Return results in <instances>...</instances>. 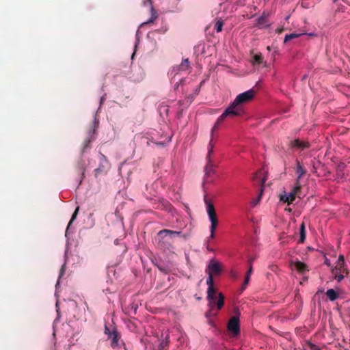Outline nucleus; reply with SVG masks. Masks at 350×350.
Segmentation results:
<instances>
[{"instance_id": "obj_1", "label": "nucleus", "mask_w": 350, "mask_h": 350, "mask_svg": "<svg viewBox=\"0 0 350 350\" xmlns=\"http://www.w3.org/2000/svg\"><path fill=\"white\" fill-rule=\"evenodd\" d=\"M204 201L206 205V212L208 215L209 219L211 221V237L213 238L214 236V232L218 224V219L217 215L215 211V206L213 204L206 199V198H204Z\"/></svg>"}, {"instance_id": "obj_2", "label": "nucleus", "mask_w": 350, "mask_h": 350, "mask_svg": "<svg viewBox=\"0 0 350 350\" xmlns=\"http://www.w3.org/2000/svg\"><path fill=\"white\" fill-rule=\"evenodd\" d=\"M121 335L118 332L116 328H113L111 332V334L109 336V340H111V347L116 350H127L125 343L120 340Z\"/></svg>"}, {"instance_id": "obj_3", "label": "nucleus", "mask_w": 350, "mask_h": 350, "mask_svg": "<svg viewBox=\"0 0 350 350\" xmlns=\"http://www.w3.org/2000/svg\"><path fill=\"white\" fill-rule=\"evenodd\" d=\"M157 239H187L185 234H182L180 231L172 230L168 229H164L160 230L157 234Z\"/></svg>"}, {"instance_id": "obj_4", "label": "nucleus", "mask_w": 350, "mask_h": 350, "mask_svg": "<svg viewBox=\"0 0 350 350\" xmlns=\"http://www.w3.org/2000/svg\"><path fill=\"white\" fill-rule=\"evenodd\" d=\"M255 94L256 91L254 89H250L237 95L233 102L237 106L243 107V105L252 100L254 98Z\"/></svg>"}, {"instance_id": "obj_5", "label": "nucleus", "mask_w": 350, "mask_h": 350, "mask_svg": "<svg viewBox=\"0 0 350 350\" xmlns=\"http://www.w3.org/2000/svg\"><path fill=\"white\" fill-rule=\"evenodd\" d=\"M245 113L243 107L237 106L232 102L228 107L223 112L221 116L226 119V118H232L236 116H241Z\"/></svg>"}, {"instance_id": "obj_6", "label": "nucleus", "mask_w": 350, "mask_h": 350, "mask_svg": "<svg viewBox=\"0 0 350 350\" xmlns=\"http://www.w3.org/2000/svg\"><path fill=\"white\" fill-rule=\"evenodd\" d=\"M205 272L208 275V278H211L212 280H214V276L219 275L221 273V265L219 262L212 259L210 260Z\"/></svg>"}, {"instance_id": "obj_7", "label": "nucleus", "mask_w": 350, "mask_h": 350, "mask_svg": "<svg viewBox=\"0 0 350 350\" xmlns=\"http://www.w3.org/2000/svg\"><path fill=\"white\" fill-rule=\"evenodd\" d=\"M224 299L225 297L223 293H219L218 294L217 300L216 297H213V299H208V306L210 307L211 310H213L215 307L217 310L221 309L224 304Z\"/></svg>"}, {"instance_id": "obj_8", "label": "nucleus", "mask_w": 350, "mask_h": 350, "mask_svg": "<svg viewBox=\"0 0 350 350\" xmlns=\"http://www.w3.org/2000/svg\"><path fill=\"white\" fill-rule=\"evenodd\" d=\"M228 330L232 332L234 336L240 333L239 318L237 316H233L230 318L228 323Z\"/></svg>"}, {"instance_id": "obj_9", "label": "nucleus", "mask_w": 350, "mask_h": 350, "mask_svg": "<svg viewBox=\"0 0 350 350\" xmlns=\"http://www.w3.org/2000/svg\"><path fill=\"white\" fill-rule=\"evenodd\" d=\"M289 146L292 148L299 150L300 151L310 148V144L308 142L301 141L299 139H295L294 140L291 141Z\"/></svg>"}, {"instance_id": "obj_10", "label": "nucleus", "mask_w": 350, "mask_h": 350, "mask_svg": "<svg viewBox=\"0 0 350 350\" xmlns=\"http://www.w3.org/2000/svg\"><path fill=\"white\" fill-rule=\"evenodd\" d=\"M107 163L106 157L103 154L100 155V164L98 167L94 170L95 177L97 178L100 174H106L105 164Z\"/></svg>"}, {"instance_id": "obj_11", "label": "nucleus", "mask_w": 350, "mask_h": 350, "mask_svg": "<svg viewBox=\"0 0 350 350\" xmlns=\"http://www.w3.org/2000/svg\"><path fill=\"white\" fill-rule=\"evenodd\" d=\"M206 284L208 285L207 289V299H213V297H216V289L214 287V280L211 278H207Z\"/></svg>"}, {"instance_id": "obj_12", "label": "nucleus", "mask_w": 350, "mask_h": 350, "mask_svg": "<svg viewBox=\"0 0 350 350\" xmlns=\"http://www.w3.org/2000/svg\"><path fill=\"white\" fill-rule=\"evenodd\" d=\"M339 271L342 273L346 272V268L345 267V258L343 255H340L337 260V264L334 269H332V273L335 271Z\"/></svg>"}, {"instance_id": "obj_13", "label": "nucleus", "mask_w": 350, "mask_h": 350, "mask_svg": "<svg viewBox=\"0 0 350 350\" xmlns=\"http://www.w3.org/2000/svg\"><path fill=\"white\" fill-rule=\"evenodd\" d=\"M190 67V62L188 58L183 59L181 64L179 66L174 67L173 70L176 71V74L179 71H186Z\"/></svg>"}, {"instance_id": "obj_14", "label": "nucleus", "mask_w": 350, "mask_h": 350, "mask_svg": "<svg viewBox=\"0 0 350 350\" xmlns=\"http://www.w3.org/2000/svg\"><path fill=\"white\" fill-rule=\"evenodd\" d=\"M291 265L293 268L295 269L297 271L301 273L306 272V271H308V269H307V265L305 263L300 261H292Z\"/></svg>"}, {"instance_id": "obj_15", "label": "nucleus", "mask_w": 350, "mask_h": 350, "mask_svg": "<svg viewBox=\"0 0 350 350\" xmlns=\"http://www.w3.org/2000/svg\"><path fill=\"white\" fill-rule=\"evenodd\" d=\"M215 165L213 161H206V164L204 167L205 176L208 177L215 173Z\"/></svg>"}, {"instance_id": "obj_16", "label": "nucleus", "mask_w": 350, "mask_h": 350, "mask_svg": "<svg viewBox=\"0 0 350 350\" xmlns=\"http://www.w3.org/2000/svg\"><path fill=\"white\" fill-rule=\"evenodd\" d=\"M306 173V170L304 169L303 165L300 163V162L297 160V167H296V174H297V178L296 180H300L301 178Z\"/></svg>"}, {"instance_id": "obj_17", "label": "nucleus", "mask_w": 350, "mask_h": 350, "mask_svg": "<svg viewBox=\"0 0 350 350\" xmlns=\"http://www.w3.org/2000/svg\"><path fill=\"white\" fill-rule=\"evenodd\" d=\"M252 271H253V269H252V262H250V267H249L248 271H247L245 278V280H244V282H243V284L242 286V291H243L245 288L246 286L249 283L250 275L252 273Z\"/></svg>"}, {"instance_id": "obj_18", "label": "nucleus", "mask_w": 350, "mask_h": 350, "mask_svg": "<svg viewBox=\"0 0 350 350\" xmlns=\"http://www.w3.org/2000/svg\"><path fill=\"white\" fill-rule=\"evenodd\" d=\"M326 295L330 301H335L338 297V293L335 290L330 288L326 292Z\"/></svg>"}, {"instance_id": "obj_19", "label": "nucleus", "mask_w": 350, "mask_h": 350, "mask_svg": "<svg viewBox=\"0 0 350 350\" xmlns=\"http://www.w3.org/2000/svg\"><path fill=\"white\" fill-rule=\"evenodd\" d=\"M79 207L77 206L75 209V211H74L72 215V217L67 226V228H66V236L67 237L68 234V232L70 230V226H71V224L72 223L75 221V219L77 218V216L78 215V212H79Z\"/></svg>"}, {"instance_id": "obj_20", "label": "nucleus", "mask_w": 350, "mask_h": 350, "mask_svg": "<svg viewBox=\"0 0 350 350\" xmlns=\"http://www.w3.org/2000/svg\"><path fill=\"white\" fill-rule=\"evenodd\" d=\"M267 23V16L265 15H262L261 16L258 18L256 21V25L260 27H262L266 25Z\"/></svg>"}, {"instance_id": "obj_21", "label": "nucleus", "mask_w": 350, "mask_h": 350, "mask_svg": "<svg viewBox=\"0 0 350 350\" xmlns=\"http://www.w3.org/2000/svg\"><path fill=\"white\" fill-rule=\"evenodd\" d=\"M304 33H292L290 34H286L285 36L284 42L286 43V42H288L289 40L294 39V38H299L300 36L304 35Z\"/></svg>"}, {"instance_id": "obj_22", "label": "nucleus", "mask_w": 350, "mask_h": 350, "mask_svg": "<svg viewBox=\"0 0 350 350\" xmlns=\"http://www.w3.org/2000/svg\"><path fill=\"white\" fill-rule=\"evenodd\" d=\"M306 229H305V225L303 222L299 228V241H305L306 239Z\"/></svg>"}, {"instance_id": "obj_23", "label": "nucleus", "mask_w": 350, "mask_h": 350, "mask_svg": "<svg viewBox=\"0 0 350 350\" xmlns=\"http://www.w3.org/2000/svg\"><path fill=\"white\" fill-rule=\"evenodd\" d=\"M223 25H224V22L222 20L219 19L218 20L215 25H214V29L216 30V31L217 33L219 32H221L222 31V27H223Z\"/></svg>"}, {"instance_id": "obj_24", "label": "nucleus", "mask_w": 350, "mask_h": 350, "mask_svg": "<svg viewBox=\"0 0 350 350\" xmlns=\"http://www.w3.org/2000/svg\"><path fill=\"white\" fill-rule=\"evenodd\" d=\"M301 191V185L300 182L298 180H296L295 183V187L291 191L295 196L299 194V192Z\"/></svg>"}, {"instance_id": "obj_25", "label": "nucleus", "mask_w": 350, "mask_h": 350, "mask_svg": "<svg viewBox=\"0 0 350 350\" xmlns=\"http://www.w3.org/2000/svg\"><path fill=\"white\" fill-rule=\"evenodd\" d=\"M77 168L79 170V173L82 174V176H84L85 172V164L83 161H80L77 164Z\"/></svg>"}, {"instance_id": "obj_26", "label": "nucleus", "mask_w": 350, "mask_h": 350, "mask_svg": "<svg viewBox=\"0 0 350 350\" xmlns=\"http://www.w3.org/2000/svg\"><path fill=\"white\" fill-rule=\"evenodd\" d=\"M344 273L342 272H340L339 271H336V272L335 271L334 273H333L334 275V278L338 282H341L343 278H344V275H343Z\"/></svg>"}, {"instance_id": "obj_27", "label": "nucleus", "mask_w": 350, "mask_h": 350, "mask_svg": "<svg viewBox=\"0 0 350 350\" xmlns=\"http://www.w3.org/2000/svg\"><path fill=\"white\" fill-rule=\"evenodd\" d=\"M253 58H254V64H260L262 62V60H263V57L260 53L256 54Z\"/></svg>"}, {"instance_id": "obj_28", "label": "nucleus", "mask_w": 350, "mask_h": 350, "mask_svg": "<svg viewBox=\"0 0 350 350\" xmlns=\"http://www.w3.org/2000/svg\"><path fill=\"white\" fill-rule=\"evenodd\" d=\"M280 200L284 202H287L288 204H290L288 198H287V194L285 191H284V193H281L280 195Z\"/></svg>"}, {"instance_id": "obj_29", "label": "nucleus", "mask_w": 350, "mask_h": 350, "mask_svg": "<svg viewBox=\"0 0 350 350\" xmlns=\"http://www.w3.org/2000/svg\"><path fill=\"white\" fill-rule=\"evenodd\" d=\"M213 153V148L208 147V153L206 155V161H212V154Z\"/></svg>"}, {"instance_id": "obj_30", "label": "nucleus", "mask_w": 350, "mask_h": 350, "mask_svg": "<svg viewBox=\"0 0 350 350\" xmlns=\"http://www.w3.org/2000/svg\"><path fill=\"white\" fill-rule=\"evenodd\" d=\"M224 118L221 115L218 118L217 120H216L214 126L215 127H216L217 129H218V127L219 126V125L222 123V122L224 120Z\"/></svg>"}, {"instance_id": "obj_31", "label": "nucleus", "mask_w": 350, "mask_h": 350, "mask_svg": "<svg viewBox=\"0 0 350 350\" xmlns=\"http://www.w3.org/2000/svg\"><path fill=\"white\" fill-rule=\"evenodd\" d=\"M287 198H288L290 204H291L295 200L296 196L292 191H291L288 194H287Z\"/></svg>"}, {"instance_id": "obj_32", "label": "nucleus", "mask_w": 350, "mask_h": 350, "mask_svg": "<svg viewBox=\"0 0 350 350\" xmlns=\"http://www.w3.org/2000/svg\"><path fill=\"white\" fill-rule=\"evenodd\" d=\"M308 346H309L310 350H321L319 347H318L317 345L312 344L311 342L308 343Z\"/></svg>"}, {"instance_id": "obj_33", "label": "nucleus", "mask_w": 350, "mask_h": 350, "mask_svg": "<svg viewBox=\"0 0 350 350\" xmlns=\"http://www.w3.org/2000/svg\"><path fill=\"white\" fill-rule=\"evenodd\" d=\"M112 330H111L107 325H105V334L107 335V338H109V336L111 334Z\"/></svg>"}, {"instance_id": "obj_34", "label": "nucleus", "mask_w": 350, "mask_h": 350, "mask_svg": "<svg viewBox=\"0 0 350 350\" xmlns=\"http://www.w3.org/2000/svg\"><path fill=\"white\" fill-rule=\"evenodd\" d=\"M91 142V139H87L85 140L83 151L84 152L85 148L88 147L89 144Z\"/></svg>"}, {"instance_id": "obj_35", "label": "nucleus", "mask_w": 350, "mask_h": 350, "mask_svg": "<svg viewBox=\"0 0 350 350\" xmlns=\"http://www.w3.org/2000/svg\"><path fill=\"white\" fill-rule=\"evenodd\" d=\"M65 267H66V265H65V264H64L62 266L61 269H60L59 278L62 277L64 275V273L65 272V269H66Z\"/></svg>"}, {"instance_id": "obj_36", "label": "nucleus", "mask_w": 350, "mask_h": 350, "mask_svg": "<svg viewBox=\"0 0 350 350\" xmlns=\"http://www.w3.org/2000/svg\"><path fill=\"white\" fill-rule=\"evenodd\" d=\"M215 144L213 142V137H211L210 142L208 143V147H211L214 148Z\"/></svg>"}, {"instance_id": "obj_37", "label": "nucleus", "mask_w": 350, "mask_h": 350, "mask_svg": "<svg viewBox=\"0 0 350 350\" xmlns=\"http://www.w3.org/2000/svg\"><path fill=\"white\" fill-rule=\"evenodd\" d=\"M217 129L216 127H215V126H213V127L211 129V137H213L214 136V132L217 130Z\"/></svg>"}, {"instance_id": "obj_38", "label": "nucleus", "mask_w": 350, "mask_h": 350, "mask_svg": "<svg viewBox=\"0 0 350 350\" xmlns=\"http://www.w3.org/2000/svg\"><path fill=\"white\" fill-rule=\"evenodd\" d=\"M217 129L216 127H215V126H213V127L211 129V137H213L214 136V132L217 130Z\"/></svg>"}, {"instance_id": "obj_39", "label": "nucleus", "mask_w": 350, "mask_h": 350, "mask_svg": "<svg viewBox=\"0 0 350 350\" xmlns=\"http://www.w3.org/2000/svg\"><path fill=\"white\" fill-rule=\"evenodd\" d=\"M262 191H263V188L262 186L260 188V192L259 195L258 196V201H259L260 200V198L262 197Z\"/></svg>"}, {"instance_id": "obj_40", "label": "nucleus", "mask_w": 350, "mask_h": 350, "mask_svg": "<svg viewBox=\"0 0 350 350\" xmlns=\"http://www.w3.org/2000/svg\"><path fill=\"white\" fill-rule=\"evenodd\" d=\"M324 263H325V265H327L329 267L331 265L330 261L327 258H325V260L324 261Z\"/></svg>"}, {"instance_id": "obj_41", "label": "nucleus", "mask_w": 350, "mask_h": 350, "mask_svg": "<svg viewBox=\"0 0 350 350\" xmlns=\"http://www.w3.org/2000/svg\"><path fill=\"white\" fill-rule=\"evenodd\" d=\"M146 2H148L150 5L152 7V2H151V0H147V1H144V5H146Z\"/></svg>"}, {"instance_id": "obj_42", "label": "nucleus", "mask_w": 350, "mask_h": 350, "mask_svg": "<svg viewBox=\"0 0 350 350\" xmlns=\"http://www.w3.org/2000/svg\"><path fill=\"white\" fill-rule=\"evenodd\" d=\"M159 269L161 270V271H164V269L161 267H158Z\"/></svg>"}, {"instance_id": "obj_43", "label": "nucleus", "mask_w": 350, "mask_h": 350, "mask_svg": "<svg viewBox=\"0 0 350 350\" xmlns=\"http://www.w3.org/2000/svg\"><path fill=\"white\" fill-rule=\"evenodd\" d=\"M264 181H265V180H264V179H262V180H260V183L263 185Z\"/></svg>"}, {"instance_id": "obj_44", "label": "nucleus", "mask_w": 350, "mask_h": 350, "mask_svg": "<svg viewBox=\"0 0 350 350\" xmlns=\"http://www.w3.org/2000/svg\"><path fill=\"white\" fill-rule=\"evenodd\" d=\"M152 21H153V19H152V18H151V19L148 21V23H151V22H152Z\"/></svg>"}, {"instance_id": "obj_45", "label": "nucleus", "mask_w": 350, "mask_h": 350, "mask_svg": "<svg viewBox=\"0 0 350 350\" xmlns=\"http://www.w3.org/2000/svg\"><path fill=\"white\" fill-rule=\"evenodd\" d=\"M267 50H269V51L271 50L270 46H267Z\"/></svg>"}, {"instance_id": "obj_46", "label": "nucleus", "mask_w": 350, "mask_h": 350, "mask_svg": "<svg viewBox=\"0 0 350 350\" xmlns=\"http://www.w3.org/2000/svg\"><path fill=\"white\" fill-rule=\"evenodd\" d=\"M282 31V29H279L278 33H280Z\"/></svg>"}, {"instance_id": "obj_47", "label": "nucleus", "mask_w": 350, "mask_h": 350, "mask_svg": "<svg viewBox=\"0 0 350 350\" xmlns=\"http://www.w3.org/2000/svg\"><path fill=\"white\" fill-rule=\"evenodd\" d=\"M258 174H256L255 178H257Z\"/></svg>"}, {"instance_id": "obj_48", "label": "nucleus", "mask_w": 350, "mask_h": 350, "mask_svg": "<svg viewBox=\"0 0 350 350\" xmlns=\"http://www.w3.org/2000/svg\"><path fill=\"white\" fill-rule=\"evenodd\" d=\"M334 1H336V0H334ZM342 1H344V2L345 1V0H342Z\"/></svg>"}]
</instances>
